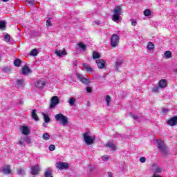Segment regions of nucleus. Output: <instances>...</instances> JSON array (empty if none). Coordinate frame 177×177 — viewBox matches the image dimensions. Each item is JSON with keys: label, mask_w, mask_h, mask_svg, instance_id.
<instances>
[{"label": "nucleus", "mask_w": 177, "mask_h": 177, "mask_svg": "<svg viewBox=\"0 0 177 177\" xmlns=\"http://www.w3.org/2000/svg\"><path fill=\"white\" fill-rule=\"evenodd\" d=\"M156 143L157 148L158 149V150H160V151L162 153L163 156H168V149H167L165 144H164V141L161 140H156Z\"/></svg>", "instance_id": "nucleus-1"}, {"label": "nucleus", "mask_w": 177, "mask_h": 177, "mask_svg": "<svg viewBox=\"0 0 177 177\" xmlns=\"http://www.w3.org/2000/svg\"><path fill=\"white\" fill-rule=\"evenodd\" d=\"M55 118L56 121L60 122L63 127H66L68 124V118L62 113L55 115Z\"/></svg>", "instance_id": "nucleus-2"}, {"label": "nucleus", "mask_w": 177, "mask_h": 177, "mask_svg": "<svg viewBox=\"0 0 177 177\" xmlns=\"http://www.w3.org/2000/svg\"><path fill=\"white\" fill-rule=\"evenodd\" d=\"M114 15L112 17V20L113 21H118L120 20V16H121V13H122V10L121 7L116 6L113 10Z\"/></svg>", "instance_id": "nucleus-3"}, {"label": "nucleus", "mask_w": 177, "mask_h": 177, "mask_svg": "<svg viewBox=\"0 0 177 177\" xmlns=\"http://www.w3.org/2000/svg\"><path fill=\"white\" fill-rule=\"evenodd\" d=\"M84 140L88 146L91 145H93V142H95V136H89V133L86 132L83 134Z\"/></svg>", "instance_id": "nucleus-4"}, {"label": "nucleus", "mask_w": 177, "mask_h": 177, "mask_svg": "<svg viewBox=\"0 0 177 177\" xmlns=\"http://www.w3.org/2000/svg\"><path fill=\"white\" fill-rule=\"evenodd\" d=\"M111 46H112V48H115V46H118L120 43V36L113 34L111 37Z\"/></svg>", "instance_id": "nucleus-5"}, {"label": "nucleus", "mask_w": 177, "mask_h": 177, "mask_svg": "<svg viewBox=\"0 0 177 177\" xmlns=\"http://www.w3.org/2000/svg\"><path fill=\"white\" fill-rule=\"evenodd\" d=\"M59 103H60V100H59V97L53 96L50 100V104L49 106L50 109H55V107H56V106H57Z\"/></svg>", "instance_id": "nucleus-6"}, {"label": "nucleus", "mask_w": 177, "mask_h": 177, "mask_svg": "<svg viewBox=\"0 0 177 177\" xmlns=\"http://www.w3.org/2000/svg\"><path fill=\"white\" fill-rule=\"evenodd\" d=\"M55 165L58 169H67L68 168V163L67 162H57Z\"/></svg>", "instance_id": "nucleus-7"}, {"label": "nucleus", "mask_w": 177, "mask_h": 177, "mask_svg": "<svg viewBox=\"0 0 177 177\" xmlns=\"http://www.w3.org/2000/svg\"><path fill=\"white\" fill-rule=\"evenodd\" d=\"M30 174L31 175H38L39 174V165L32 166Z\"/></svg>", "instance_id": "nucleus-8"}, {"label": "nucleus", "mask_w": 177, "mask_h": 177, "mask_svg": "<svg viewBox=\"0 0 177 177\" xmlns=\"http://www.w3.org/2000/svg\"><path fill=\"white\" fill-rule=\"evenodd\" d=\"M96 64L98 67V68H104L106 67V62L104 59H97Z\"/></svg>", "instance_id": "nucleus-9"}, {"label": "nucleus", "mask_w": 177, "mask_h": 177, "mask_svg": "<svg viewBox=\"0 0 177 177\" xmlns=\"http://www.w3.org/2000/svg\"><path fill=\"white\" fill-rule=\"evenodd\" d=\"M168 125H170V127H174V125H177V117L174 116L171 118H170L167 121Z\"/></svg>", "instance_id": "nucleus-10"}, {"label": "nucleus", "mask_w": 177, "mask_h": 177, "mask_svg": "<svg viewBox=\"0 0 177 177\" xmlns=\"http://www.w3.org/2000/svg\"><path fill=\"white\" fill-rule=\"evenodd\" d=\"M32 73V71L30 68H28V66L25 65L24 68H22V74L23 75H27L28 74H31Z\"/></svg>", "instance_id": "nucleus-11"}, {"label": "nucleus", "mask_w": 177, "mask_h": 177, "mask_svg": "<svg viewBox=\"0 0 177 177\" xmlns=\"http://www.w3.org/2000/svg\"><path fill=\"white\" fill-rule=\"evenodd\" d=\"M124 64V61L122 59H117L115 65V71H120V67Z\"/></svg>", "instance_id": "nucleus-12"}, {"label": "nucleus", "mask_w": 177, "mask_h": 177, "mask_svg": "<svg viewBox=\"0 0 177 177\" xmlns=\"http://www.w3.org/2000/svg\"><path fill=\"white\" fill-rule=\"evenodd\" d=\"M21 131L22 132L23 135H30V127L27 126H23L21 128Z\"/></svg>", "instance_id": "nucleus-13"}, {"label": "nucleus", "mask_w": 177, "mask_h": 177, "mask_svg": "<svg viewBox=\"0 0 177 177\" xmlns=\"http://www.w3.org/2000/svg\"><path fill=\"white\" fill-rule=\"evenodd\" d=\"M152 171L155 174H161L162 172V169H161L160 167H158L156 165H153L152 166Z\"/></svg>", "instance_id": "nucleus-14"}, {"label": "nucleus", "mask_w": 177, "mask_h": 177, "mask_svg": "<svg viewBox=\"0 0 177 177\" xmlns=\"http://www.w3.org/2000/svg\"><path fill=\"white\" fill-rule=\"evenodd\" d=\"M17 86L19 89H23L24 88V80L20 79L17 80Z\"/></svg>", "instance_id": "nucleus-15"}, {"label": "nucleus", "mask_w": 177, "mask_h": 177, "mask_svg": "<svg viewBox=\"0 0 177 177\" xmlns=\"http://www.w3.org/2000/svg\"><path fill=\"white\" fill-rule=\"evenodd\" d=\"M106 147H109L111 150H117V146L114 143V141H109L106 145Z\"/></svg>", "instance_id": "nucleus-16"}, {"label": "nucleus", "mask_w": 177, "mask_h": 177, "mask_svg": "<svg viewBox=\"0 0 177 177\" xmlns=\"http://www.w3.org/2000/svg\"><path fill=\"white\" fill-rule=\"evenodd\" d=\"M83 67L87 73H92L93 71V68H92V66L86 63L83 64Z\"/></svg>", "instance_id": "nucleus-17"}, {"label": "nucleus", "mask_w": 177, "mask_h": 177, "mask_svg": "<svg viewBox=\"0 0 177 177\" xmlns=\"http://www.w3.org/2000/svg\"><path fill=\"white\" fill-rule=\"evenodd\" d=\"M46 85V82L44 80H38L36 83V86L37 88H42Z\"/></svg>", "instance_id": "nucleus-18"}, {"label": "nucleus", "mask_w": 177, "mask_h": 177, "mask_svg": "<svg viewBox=\"0 0 177 177\" xmlns=\"http://www.w3.org/2000/svg\"><path fill=\"white\" fill-rule=\"evenodd\" d=\"M53 173V170L50 168H47L44 173V177H53L52 174Z\"/></svg>", "instance_id": "nucleus-19"}, {"label": "nucleus", "mask_w": 177, "mask_h": 177, "mask_svg": "<svg viewBox=\"0 0 177 177\" xmlns=\"http://www.w3.org/2000/svg\"><path fill=\"white\" fill-rule=\"evenodd\" d=\"M3 174H12V170L10 169V165H7L5 167H3V170H2Z\"/></svg>", "instance_id": "nucleus-20"}, {"label": "nucleus", "mask_w": 177, "mask_h": 177, "mask_svg": "<svg viewBox=\"0 0 177 177\" xmlns=\"http://www.w3.org/2000/svg\"><path fill=\"white\" fill-rule=\"evenodd\" d=\"M32 118L35 120V121H39V118H38V115L37 114V109H33L32 111Z\"/></svg>", "instance_id": "nucleus-21"}, {"label": "nucleus", "mask_w": 177, "mask_h": 177, "mask_svg": "<svg viewBox=\"0 0 177 177\" xmlns=\"http://www.w3.org/2000/svg\"><path fill=\"white\" fill-rule=\"evenodd\" d=\"M55 53L59 57H62V56H64V55H66V50H55Z\"/></svg>", "instance_id": "nucleus-22"}, {"label": "nucleus", "mask_w": 177, "mask_h": 177, "mask_svg": "<svg viewBox=\"0 0 177 177\" xmlns=\"http://www.w3.org/2000/svg\"><path fill=\"white\" fill-rule=\"evenodd\" d=\"M159 88H167V80H161L159 83Z\"/></svg>", "instance_id": "nucleus-23"}, {"label": "nucleus", "mask_w": 177, "mask_h": 177, "mask_svg": "<svg viewBox=\"0 0 177 177\" xmlns=\"http://www.w3.org/2000/svg\"><path fill=\"white\" fill-rule=\"evenodd\" d=\"M0 30H6V21H0Z\"/></svg>", "instance_id": "nucleus-24"}, {"label": "nucleus", "mask_w": 177, "mask_h": 177, "mask_svg": "<svg viewBox=\"0 0 177 177\" xmlns=\"http://www.w3.org/2000/svg\"><path fill=\"white\" fill-rule=\"evenodd\" d=\"M42 138L44 140H49V139H50V135L48 133H44L42 136Z\"/></svg>", "instance_id": "nucleus-25"}, {"label": "nucleus", "mask_w": 177, "mask_h": 177, "mask_svg": "<svg viewBox=\"0 0 177 177\" xmlns=\"http://www.w3.org/2000/svg\"><path fill=\"white\" fill-rule=\"evenodd\" d=\"M81 82H82L83 84H84L85 85H89V84H91V80H89L88 78H85L84 77L82 79V80L81 81Z\"/></svg>", "instance_id": "nucleus-26"}, {"label": "nucleus", "mask_w": 177, "mask_h": 177, "mask_svg": "<svg viewBox=\"0 0 177 177\" xmlns=\"http://www.w3.org/2000/svg\"><path fill=\"white\" fill-rule=\"evenodd\" d=\"M14 64L15 66H16V67H20V66L21 65V60H20L19 59H15L14 61Z\"/></svg>", "instance_id": "nucleus-27"}, {"label": "nucleus", "mask_w": 177, "mask_h": 177, "mask_svg": "<svg viewBox=\"0 0 177 177\" xmlns=\"http://www.w3.org/2000/svg\"><path fill=\"white\" fill-rule=\"evenodd\" d=\"M68 103H69L70 106H74V104H75V98L71 97Z\"/></svg>", "instance_id": "nucleus-28"}, {"label": "nucleus", "mask_w": 177, "mask_h": 177, "mask_svg": "<svg viewBox=\"0 0 177 177\" xmlns=\"http://www.w3.org/2000/svg\"><path fill=\"white\" fill-rule=\"evenodd\" d=\"M78 46L82 50H86V45L84 44V43H82V42L79 43Z\"/></svg>", "instance_id": "nucleus-29"}, {"label": "nucleus", "mask_w": 177, "mask_h": 177, "mask_svg": "<svg viewBox=\"0 0 177 177\" xmlns=\"http://www.w3.org/2000/svg\"><path fill=\"white\" fill-rule=\"evenodd\" d=\"M43 115H44L45 122L49 123L50 122V118H49V115L45 113H43Z\"/></svg>", "instance_id": "nucleus-30"}, {"label": "nucleus", "mask_w": 177, "mask_h": 177, "mask_svg": "<svg viewBox=\"0 0 177 177\" xmlns=\"http://www.w3.org/2000/svg\"><path fill=\"white\" fill-rule=\"evenodd\" d=\"M93 59H100V54L99 53L94 51L93 53Z\"/></svg>", "instance_id": "nucleus-31"}, {"label": "nucleus", "mask_w": 177, "mask_h": 177, "mask_svg": "<svg viewBox=\"0 0 177 177\" xmlns=\"http://www.w3.org/2000/svg\"><path fill=\"white\" fill-rule=\"evenodd\" d=\"M105 100L106 102V105L110 106V102H111V97L110 95H106L105 97Z\"/></svg>", "instance_id": "nucleus-32"}, {"label": "nucleus", "mask_w": 177, "mask_h": 177, "mask_svg": "<svg viewBox=\"0 0 177 177\" xmlns=\"http://www.w3.org/2000/svg\"><path fill=\"white\" fill-rule=\"evenodd\" d=\"M37 55H38V50L37 48L31 50L30 56H37Z\"/></svg>", "instance_id": "nucleus-33"}, {"label": "nucleus", "mask_w": 177, "mask_h": 177, "mask_svg": "<svg viewBox=\"0 0 177 177\" xmlns=\"http://www.w3.org/2000/svg\"><path fill=\"white\" fill-rule=\"evenodd\" d=\"M17 172L18 175H26V172L23 169H17Z\"/></svg>", "instance_id": "nucleus-34"}, {"label": "nucleus", "mask_w": 177, "mask_h": 177, "mask_svg": "<svg viewBox=\"0 0 177 177\" xmlns=\"http://www.w3.org/2000/svg\"><path fill=\"white\" fill-rule=\"evenodd\" d=\"M147 48L149 50L154 49V44H153V43H151V42H149L148 45H147Z\"/></svg>", "instance_id": "nucleus-35"}, {"label": "nucleus", "mask_w": 177, "mask_h": 177, "mask_svg": "<svg viewBox=\"0 0 177 177\" xmlns=\"http://www.w3.org/2000/svg\"><path fill=\"white\" fill-rule=\"evenodd\" d=\"M165 57H167V59H169V57H171V56H172V53H171V51H169V50L166 51L165 53Z\"/></svg>", "instance_id": "nucleus-36"}, {"label": "nucleus", "mask_w": 177, "mask_h": 177, "mask_svg": "<svg viewBox=\"0 0 177 177\" xmlns=\"http://www.w3.org/2000/svg\"><path fill=\"white\" fill-rule=\"evenodd\" d=\"M144 15L145 16L149 17L150 15H151V11H150L149 9H147L144 11Z\"/></svg>", "instance_id": "nucleus-37"}, {"label": "nucleus", "mask_w": 177, "mask_h": 177, "mask_svg": "<svg viewBox=\"0 0 177 177\" xmlns=\"http://www.w3.org/2000/svg\"><path fill=\"white\" fill-rule=\"evenodd\" d=\"M24 140L28 143V145H31V139L28 137L24 138Z\"/></svg>", "instance_id": "nucleus-38"}, {"label": "nucleus", "mask_w": 177, "mask_h": 177, "mask_svg": "<svg viewBox=\"0 0 177 177\" xmlns=\"http://www.w3.org/2000/svg\"><path fill=\"white\" fill-rule=\"evenodd\" d=\"M3 73H10V68L6 66L3 68Z\"/></svg>", "instance_id": "nucleus-39"}, {"label": "nucleus", "mask_w": 177, "mask_h": 177, "mask_svg": "<svg viewBox=\"0 0 177 177\" xmlns=\"http://www.w3.org/2000/svg\"><path fill=\"white\" fill-rule=\"evenodd\" d=\"M5 41L6 42H9L10 41V35L7 34L5 35Z\"/></svg>", "instance_id": "nucleus-40"}, {"label": "nucleus", "mask_w": 177, "mask_h": 177, "mask_svg": "<svg viewBox=\"0 0 177 177\" xmlns=\"http://www.w3.org/2000/svg\"><path fill=\"white\" fill-rule=\"evenodd\" d=\"M76 77H77V79L80 80V81H82V80H84V77H82V75L77 73H76Z\"/></svg>", "instance_id": "nucleus-41"}, {"label": "nucleus", "mask_w": 177, "mask_h": 177, "mask_svg": "<svg viewBox=\"0 0 177 177\" xmlns=\"http://www.w3.org/2000/svg\"><path fill=\"white\" fill-rule=\"evenodd\" d=\"M50 151H54V150H55L56 147L55 146V145H50L48 147Z\"/></svg>", "instance_id": "nucleus-42"}, {"label": "nucleus", "mask_w": 177, "mask_h": 177, "mask_svg": "<svg viewBox=\"0 0 177 177\" xmlns=\"http://www.w3.org/2000/svg\"><path fill=\"white\" fill-rule=\"evenodd\" d=\"M130 115L132 117V118H133V120H138L139 118V117L136 115H134L133 113H130Z\"/></svg>", "instance_id": "nucleus-43"}, {"label": "nucleus", "mask_w": 177, "mask_h": 177, "mask_svg": "<svg viewBox=\"0 0 177 177\" xmlns=\"http://www.w3.org/2000/svg\"><path fill=\"white\" fill-rule=\"evenodd\" d=\"M26 2L29 5H34L35 3V1L34 0H26Z\"/></svg>", "instance_id": "nucleus-44"}, {"label": "nucleus", "mask_w": 177, "mask_h": 177, "mask_svg": "<svg viewBox=\"0 0 177 177\" xmlns=\"http://www.w3.org/2000/svg\"><path fill=\"white\" fill-rule=\"evenodd\" d=\"M52 26V24L50 23V18H48L46 21V26L47 27H50Z\"/></svg>", "instance_id": "nucleus-45"}, {"label": "nucleus", "mask_w": 177, "mask_h": 177, "mask_svg": "<svg viewBox=\"0 0 177 177\" xmlns=\"http://www.w3.org/2000/svg\"><path fill=\"white\" fill-rule=\"evenodd\" d=\"M130 21L131 22L132 26H136V24H138V22L136 21V20L133 19H131Z\"/></svg>", "instance_id": "nucleus-46"}, {"label": "nucleus", "mask_w": 177, "mask_h": 177, "mask_svg": "<svg viewBox=\"0 0 177 177\" xmlns=\"http://www.w3.org/2000/svg\"><path fill=\"white\" fill-rule=\"evenodd\" d=\"M162 111L163 114H167V113H168V111H169V109H168L167 108H163L162 109Z\"/></svg>", "instance_id": "nucleus-47"}, {"label": "nucleus", "mask_w": 177, "mask_h": 177, "mask_svg": "<svg viewBox=\"0 0 177 177\" xmlns=\"http://www.w3.org/2000/svg\"><path fill=\"white\" fill-rule=\"evenodd\" d=\"M140 162H146V158H145V157H141V158H140Z\"/></svg>", "instance_id": "nucleus-48"}, {"label": "nucleus", "mask_w": 177, "mask_h": 177, "mask_svg": "<svg viewBox=\"0 0 177 177\" xmlns=\"http://www.w3.org/2000/svg\"><path fill=\"white\" fill-rule=\"evenodd\" d=\"M86 91H87L88 93H91V92H92V88L91 87H86Z\"/></svg>", "instance_id": "nucleus-49"}, {"label": "nucleus", "mask_w": 177, "mask_h": 177, "mask_svg": "<svg viewBox=\"0 0 177 177\" xmlns=\"http://www.w3.org/2000/svg\"><path fill=\"white\" fill-rule=\"evenodd\" d=\"M18 145H19V146H23V145H24V142H23L22 138H21V140L19 141Z\"/></svg>", "instance_id": "nucleus-50"}, {"label": "nucleus", "mask_w": 177, "mask_h": 177, "mask_svg": "<svg viewBox=\"0 0 177 177\" xmlns=\"http://www.w3.org/2000/svg\"><path fill=\"white\" fill-rule=\"evenodd\" d=\"M158 86L153 87V92H158Z\"/></svg>", "instance_id": "nucleus-51"}, {"label": "nucleus", "mask_w": 177, "mask_h": 177, "mask_svg": "<svg viewBox=\"0 0 177 177\" xmlns=\"http://www.w3.org/2000/svg\"><path fill=\"white\" fill-rule=\"evenodd\" d=\"M108 176H109V177H113V173L109 172V173H108Z\"/></svg>", "instance_id": "nucleus-52"}, {"label": "nucleus", "mask_w": 177, "mask_h": 177, "mask_svg": "<svg viewBox=\"0 0 177 177\" xmlns=\"http://www.w3.org/2000/svg\"><path fill=\"white\" fill-rule=\"evenodd\" d=\"M44 127H45V128H46V127H48V124L46 122L43 123Z\"/></svg>", "instance_id": "nucleus-53"}, {"label": "nucleus", "mask_w": 177, "mask_h": 177, "mask_svg": "<svg viewBox=\"0 0 177 177\" xmlns=\"http://www.w3.org/2000/svg\"><path fill=\"white\" fill-rule=\"evenodd\" d=\"M77 61H75V62H73V66H77Z\"/></svg>", "instance_id": "nucleus-54"}, {"label": "nucleus", "mask_w": 177, "mask_h": 177, "mask_svg": "<svg viewBox=\"0 0 177 177\" xmlns=\"http://www.w3.org/2000/svg\"><path fill=\"white\" fill-rule=\"evenodd\" d=\"M102 158H104V160H107L109 158H107V156H104L102 157Z\"/></svg>", "instance_id": "nucleus-55"}, {"label": "nucleus", "mask_w": 177, "mask_h": 177, "mask_svg": "<svg viewBox=\"0 0 177 177\" xmlns=\"http://www.w3.org/2000/svg\"><path fill=\"white\" fill-rule=\"evenodd\" d=\"M3 1V2H8V1H9V0H2Z\"/></svg>", "instance_id": "nucleus-56"}]
</instances>
